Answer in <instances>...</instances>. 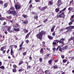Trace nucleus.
Here are the masks:
<instances>
[{"label": "nucleus", "instance_id": "nucleus-64", "mask_svg": "<svg viewBox=\"0 0 74 74\" xmlns=\"http://www.w3.org/2000/svg\"><path fill=\"white\" fill-rule=\"evenodd\" d=\"M70 21H72L73 22H74V19L73 20H71V18L70 19Z\"/></svg>", "mask_w": 74, "mask_h": 74}, {"label": "nucleus", "instance_id": "nucleus-61", "mask_svg": "<svg viewBox=\"0 0 74 74\" xmlns=\"http://www.w3.org/2000/svg\"><path fill=\"white\" fill-rule=\"evenodd\" d=\"M57 18H61L60 16V14L59 15H57Z\"/></svg>", "mask_w": 74, "mask_h": 74}, {"label": "nucleus", "instance_id": "nucleus-25", "mask_svg": "<svg viewBox=\"0 0 74 74\" xmlns=\"http://www.w3.org/2000/svg\"><path fill=\"white\" fill-rule=\"evenodd\" d=\"M22 16L24 18H27V16L26 14H23L22 15Z\"/></svg>", "mask_w": 74, "mask_h": 74}, {"label": "nucleus", "instance_id": "nucleus-19", "mask_svg": "<svg viewBox=\"0 0 74 74\" xmlns=\"http://www.w3.org/2000/svg\"><path fill=\"white\" fill-rule=\"evenodd\" d=\"M23 63V60H21L20 61L18 64V66H21V64H22Z\"/></svg>", "mask_w": 74, "mask_h": 74}, {"label": "nucleus", "instance_id": "nucleus-42", "mask_svg": "<svg viewBox=\"0 0 74 74\" xmlns=\"http://www.w3.org/2000/svg\"><path fill=\"white\" fill-rule=\"evenodd\" d=\"M73 23V22L72 21H71V22H70L69 23V26H70V25H72Z\"/></svg>", "mask_w": 74, "mask_h": 74}, {"label": "nucleus", "instance_id": "nucleus-57", "mask_svg": "<svg viewBox=\"0 0 74 74\" xmlns=\"http://www.w3.org/2000/svg\"><path fill=\"white\" fill-rule=\"evenodd\" d=\"M29 8H32V7H33V5L32 4H30L29 6Z\"/></svg>", "mask_w": 74, "mask_h": 74}, {"label": "nucleus", "instance_id": "nucleus-20", "mask_svg": "<svg viewBox=\"0 0 74 74\" xmlns=\"http://www.w3.org/2000/svg\"><path fill=\"white\" fill-rule=\"evenodd\" d=\"M22 49H23V51H24V50L25 49V47H20L18 49V51H22Z\"/></svg>", "mask_w": 74, "mask_h": 74}, {"label": "nucleus", "instance_id": "nucleus-9", "mask_svg": "<svg viewBox=\"0 0 74 74\" xmlns=\"http://www.w3.org/2000/svg\"><path fill=\"white\" fill-rule=\"evenodd\" d=\"M31 33L32 32H30L26 35L25 39H27V38H29V36L30 35V34H31Z\"/></svg>", "mask_w": 74, "mask_h": 74}, {"label": "nucleus", "instance_id": "nucleus-29", "mask_svg": "<svg viewBox=\"0 0 74 74\" xmlns=\"http://www.w3.org/2000/svg\"><path fill=\"white\" fill-rule=\"evenodd\" d=\"M4 6L5 7V8H7V6H8V3L6 2L4 4Z\"/></svg>", "mask_w": 74, "mask_h": 74}, {"label": "nucleus", "instance_id": "nucleus-51", "mask_svg": "<svg viewBox=\"0 0 74 74\" xmlns=\"http://www.w3.org/2000/svg\"><path fill=\"white\" fill-rule=\"evenodd\" d=\"M53 52H55V51H56V48L55 47H53Z\"/></svg>", "mask_w": 74, "mask_h": 74}, {"label": "nucleus", "instance_id": "nucleus-47", "mask_svg": "<svg viewBox=\"0 0 74 74\" xmlns=\"http://www.w3.org/2000/svg\"><path fill=\"white\" fill-rule=\"evenodd\" d=\"M26 53H27L26 52H24L23 53V56H25V55H26Z\"/></svg>", "mask_w": 74, "mask_h": 74}, {"label": "nucleus", "instance_id": "nucleus-41", "mask_svg": "<svg viewBox=\"0 0 74 74\" xmlns=\"http://www.w3.org/2000/svg\"><path fill=\"white\" fill-rule=\"evenodd\" d=\"M0 20H1V21H3L4 20H5V18L3 17L0 18Z\"/></svg>", "mask_w": 74, "mask_h": 74}, {"label": "nucleus", "instance_id": "nucleus-50", "mask_svg": "<svg viewBox=\"0 0 74 74\" xmlns=\"http://www.w3.org/2000/svg\"><path fill=\"white\" fill-rule=\"evenodd\" d=\"M63 63H66L67 62V60H62Z\"/></svg>", "mask_w": 74, "mask_h": 74}, {"label": "nucleus", "instance_id": "nucleus-16", "mask_svg": "<svg viewBox=\"0 0 74 74\" xmlns=\"http://www.w3.org/2000/svg\"><path fill=\"white\" fill-rule=\"evenodd\" d=\"M20 7L21 6L19 5H17V4H16L15 5V7L16 8V9H19L20 8Z\"/></svg>", "mask_w": 74, "mask_h": 74}, {"label": "nucleus", "instance_id": "nucleus-12", "mask_svg": "<svg viewBox=\"0 0 74 74\" xmlns=\"http://www.w3.org/2000/svg\"><path fill=\"white\" fill-rule=\"evenodd\" d=\"M67 7L65 8L64 9H63L62 10H61L59 12V14H61L62 12H64V11H65L66 10V8Z\"/></svg>", "mask_w": 74, "mask_h": 74}, {"label": "nucleus", "instance_id": "nucleus-28", "mask_svg": "<svg viewBox=\"0 0 74 74\" xmlns=\"http://www.w3.org/2000/svg\"><path fill=\"white\" fill-rule=\"evenodd\" d=\"M9 10H10V11H11V10H12V11H14L15 10V8L14 7H12L10 8Z\"/></svg>", "mask_w": 74, "mask_h": 74}, {"label": "nucleus", "instance_id": "nucleus-6", "mask_svg": "<svg viewBox=\"0 0 74 74\" xmlns=\"http://www.w3.org/2000/svg\"><path fill=\"white\" fill-rule=\"evenodd\" d=\"M62 4V1L61 0H58L57 2V6L60 7Z\"/></svg>", "mask_w": 74, "mask_h": 74}, {"label": "nucleus", "instance_id": "nucleus-27", "mask_svg": "<svg viewBox=\"0 0 74 74\" xmlns=\"http://www.w3.org/2000/svg\"><path fill=\"white\" fill-rule=\"evenodd\" d=\"M13 29L16 32H19V31H20V29H19V28H18L17 29Z\"/></svg>", "mask_w": 74, "mask_h": 74}, {"label": "nucleus", "instance_id": "nucleus-18", "mask_svg": "<svg viewBox=\"0 0 74 74\" xmlns=\"http://www.w3.org/2000/svg\"><path fill=\"white\" fill-rule=\"evenodd\" d=\"M56 40H54L53 42V46L54 47H55L56 46V45L57 44V43H56Z\"/></svg>", "mask_w": 74, "mask_h": 74}, {"label": "nucleus", "instance_id": "nucleus-35", "mask_svg": "<svg viewBox=\"0 0 74 74\" xmlns=\"http://www.w3.org/2000/svg\"><path fill=\"white\" fill-rule=\"evenodd\" d=\"M13 67L14 69H16V68H17V66H16V65L15 64L13 65Z\"/></svg>", "mask_w": 74, "mask_h": 74}, {"label": "nucleus", "instance_id": "nucleus-11", "mask_svg": "<svg viewBox=\"0 0 74 74\" xmlns=\"http://www.w3.org/2000/svg\"><path fill=\"white\" fill-rule=\"evenodd\" d=\"M48 8V7L47 6H46L44 7H42L40 9L41 11H43L44 10H45L46 9H47Z\"/></svg>", "mask_w": 74, "mask_h": 74}, {"label": "nucleus", "instance_id": "nucleus-24", "mask_svg": "<svg viewBox=\"0 0 74 74\" xmlns=\"http://www.w3.org/2000/svg\"><path fill=\"white\" fill-rule=\"evenodd\" d=\"M56 27V26L55 25H54L53 27L51 29V32H53V31H54V29H55V27Z\"/></svg>", "mask_w": 74, "mask_h": 74}, {"label": "nucleus", "instance_id": "nucleus-31", "mask_svg": "<svg viewBox=\"0 0 74 74\" xmlns=\"http://www.w3.org/2000/svg\"><path fill=\"white\" fill-rule=\"evenodd\" d=\"M24 33L25 34L26 33H28V30H27L26 29H25L24 30Z\"/></svg>", "mask_w": 74, "mask_h": 74}, {"label": "nucleus", "instance_id": "nucleus-56", "mask_svg": "<svg viewBox=\"0 0 74 74\" xmlns=\"http://www.w3.org/2000/svg\"><path fill=\"white\" fill-rule=\"evenodd\" d=\"M6 52V50H3V51L2 53H3V54H4V53H5Z\"/></svg>", "mask_w": 74, "mask_h": 74}, {"label": "nucleus", "instance_id": "nucleus-34", "mask_svg": "<svg viewBox=\"0 0 74 74\" xmlns=\"http://www.w3.org/2000/svg\"><path fill=\"white\" fill-rule=\"evenodd\" d=\"M40 53L42 54H43V48H42L40 51Z\"/></svg>", "mask_w": 74, "mask_h": 74}, {"label": "nucleus", "instance_id": "nucleus-54", "mask_svg": "<svg viewBox=\"0 0 74 74\" xmlns=\"http://www.w3.org/2000/svg\"><path fill=\"white\" fill-rule=\"evenodd\" d=\"M3 2L2 1H0V4H3Z\"/></svg>", "mask_w": 74, "mask_h": 74}, {"label": "nucleus", "instance_id": "nucleus-43", "mask_svg": "<svg viewBox=\"0 0 74 74\" xmlns=\"http://www.w3.org/2000/svg\"><path fill=\"white\" fill-rule=\"evenodd\" d=\"M39 61L40 62H42V58H39Z\"/></svg>", "mask_w": 74, "mask_h": 74}, {"label": "nucleus", "instance_id": "nucleus-4", "mask_svg": "<svg viewBox=\"0 0 74 74\" xmlns=\"http://www.w3.org/2000/svg\"><path fill=\"white\" fill-rule=\"evenodd\" d=\"M14 45H10V55H11L12 56V57L13 58H15V56H14V52L13 51V48L12 47V46Z\"/></svg>", "mask_w": 74, "mask_h": 74}, {"label": "nucleus", "instance_id": "nucleus-26", "mask_svg": "<svg viewBox=\"0 0 74 74\" xmlns=\"http://www.w3.org/2000/svg\"><path fill=\"white\" fill-rule=\"evenodd\" d=\"M68 47H67V46H65V47H63L62 48V51H63V50H64L65 49H67Z\"/></svg>", "mask_w": 74, "mask_h": 74}, {"label": "nucleus", "instance_id": "nucleus-15", "mask_svg": "<svg viewBox=\"0 0 74 74\" xmlns=\"http://www.w3.org/2000/svg\"><path fill=\"white\" fill-rule=\"evenodd\" d=\"M6 47L5 46H3L2 47H1V49H0V51H4V49H6Z\"/></svg>", "mask_w": 74, "mask_h": 74}, {"label": "nucleus", "instance_id": "nucleus-32", "mask_svg": "<svg viewBox=\"0 0 74 74\" xmlns=\"http://www.w3.org/2000/svg\"><path fill=\"white\" fill-rule=\"evenodd\" d=\"M59 8H56L55 10V11L56 12H58L59 11Z\"/></svg>", "mask_w": 74, "mask_h": 74}, {"label": "nucleus", "instance_id": "nucleus-39", "mask_svg": "<svg viewBox=\"0 0 74 74\" xmlns=\"http://www.w3.org/2000/svg\"><path fill=\"white\" fill-rule=\"evenodd\" d=\"M48 18L45 19V20L43 21V22H44V23H46L47 22V21H48Z\"/></svg>", "mask_w": 74, "mask_h": 74}, {"label": "nucleus", "instance_id": "nucleus-62", "mask_svg": "<svg viewBox=\"0 0 74 74\" xmlns=\"http://www.w3.org/2000/svg\"><path fill=\"white\" fill-rule=\"evenodd\" d=\"M9 52H10V49H8V50L7 51V53H9Z\"/></svg>", "mask_w": 74, "mask_h": 74}, {"label": "nucleus", "instance_id": "nucleus-38", "mask_svg": "<svg viewBox=\"0 0 74 74\" xmlns=\"http://www.w3.org/2000/svg\"><path fill=\"white\" fill-rule=\"evenodd\" d=\"M31 69V66L29 65L27 68V70H30Z\"/></svg>", "mask_w": 74, "mask_h": 74}, {"label": "nucleus", "instance_id": "nucleus-53", "mask_svg": "<svg viewBox=\"0 0 74 74\" xmlns=\"http://www.w3.org/2000/svg\"><path fill=\"white\" fill-rule=\"evenodd\" d=\"M74 1L73 0H72V1H71L70 2L69 5H71V4L73 3Z\"/></svg>", "mask_w": 74, "mask_h": 74}, {"label": "nucleus", "instance_id": "nucleus-52", "mask_svg": "<svg viewBox=\"0 0 74 74\" xmlns=\"http://www.w3.org/2000/svg\"><path fill=\"white\" fill-rule=\"evenodd\" d=\"M61 58L62 59H64V55H61Z\"/></svg>", "mask_w": 74, "mask_h": 74}, {"label": "nucleus", "instance_id": "nucleus-60", "mask_svg": "<svg viewBox=\"0 0 74 74\" xmlns=\"http://www.w3.org/2000/svg\"><path fill=\"white\" fill-rule=\"evenodd\" d=\"M71 28H72V29H74V26H71Z\"/></svg>", "mask_w": 74, "mask_h": 74}, {"label": "nucleus", "instance_id": "nucleus-30", "mask_svg": "<svg viewBox=\"0 0 74 74\" xmlns=\"http://www.w3.org/2000/svg\"><path fill=\"white\" fill-rule=\"evenodd\" d=\"M16 69L15 68H14L12 69V71L13 73H16Z\"/></svg>", "mask_w": 74, "mask_h": 74}, {"label": "nucleus", "instance_id": "nucleus-55", "mask_svg": "<svg viewBox=\"0 0 74 74\" xmlns=\"http://www.w3.org/2000/svg\"><path fill=\"white\" fill-rule=\"evenodd\" d=\"M34 18V19H36V20H37V15L36 16H35Z\"/></svg>", "mask_w": 74, "mask_h": 74}, {"label": "nucleus", "instance_id": "nucleus-13", "mask_svg": "<svg viewBox=\"0 0 74 74\" xmlns=\"http://www.w3.org/2000/svg\"><path fill=\"white\" fill-rule=\"evenodd\" d=\"M68 10H70V11L74 12V8L73 7H70L69 8Z\"/></svg>", "mask_w": 74, "mask_h": 74}, {"label": "nucleus", "instance_id": "nucleus-49", "mask_svg": "<svg viewBox=\"0 0 74 74\" xmlns=\"http://www.w3.org/2000/svg\"><path fill=\"white\" fill-rule=\"evenodd\" d=\"M52 35L53 36H55V31H54L53 32Z\"/></svg>", "mask_w": 74, "mask_h": 74}, {"label": "nucleus", "instance_id": "nucleus-58", "mask_svg": "<svg viewBox=\"0 0 74 74\" xmlns=\"http://www.w3.org/2000/svg\"><path fill=\"white\" fill-rule=\"evenodd\" d=\"M55 62L54 63V64H55V63H56L58 62V60H56L54 61Z\"/></svg>", "mask_w": 74, "mask_h": 74}, {"label": "nucleus", "instance_id": "nucleus-8", "mask_svg": "<svg viewBox=\"0 0 74 74\" xmlns=\"http://www.w3.org/2000/svg\"><path fill=\"white\" fill-rule=\"evenodd\" d=\"M54 69H60V67L59 66V65H56L53 66Z\"/></svg>", "mask_w": 74, "mask_h": 74}, {"label": "nucleus", "instance_id": "nucleus-46", "mask_svg": "<svg viewBox=\"0 0 74 74\" xmlns=\"http://www.w3.org/2000/svg\"><path fill=\"white\" fill-rule=\"evenodd\" d=\"M60 48V46H58V47L57 48V49H56V51H58V49H59Z\"/></svg>", "mask_w": 74, "mask_h": 74}, {"label": "nucleus", "instance_id": "nucleus-40", "mask_svg": "<svg viewBox=\"0 0 74 74\" xmlns=\"http://www.w3.org/2000/svg\"><path fill=\"white\" fill-rule=\"evenodd\" d=\"M24 70L23 69H20L18 70V72H21L22 71H23Z\"/></svg>", "mask_w": 74, "mask_h": 74}, {"label": "nucleus", "instance_id": "nucleus-44", "mask_svg": "<svg viewBox=\"0 0 74 74\" xmlns=\"http://www.w3.org/2000/svg\"><path fill=\"white\" fill-rule=\"evenodd\" d=\"M6 18L8 19H11V16H6Z\"/></svg>", "mask_w": 74, "mask_h": 74}, {"label": "nucleus", "instance_id": "nucleus-17", "mask_svg": "<svg viewBox=\"0 0 74 74\" xmlns=\"http://www.w3.org/2000/svg\"><path fill=\"white\" fill-rule=\"evenodd\" d=\"M48 4H49V5H52L53 4V2L51 0L48 2Z\"/></svg>", "mask_w": 74, "mask_h": 74}, {"label": "nucleus", "instance_id": "nucleus-59", "mask_svg": "<svg viewBox=\"0 0 74 74\" xmlns=\"http://www.w3.org/2000/svg\"><path fill=\"white\" fill-rule=\"evenodd\" d=\"M68 42H70L72 40V39H71V38H70L68 39Z\"/></svg>", "mask_w": 74, "mask_h": 74}, {"label": "nucleus", "instance_id": "nucleus-37", "mask_svg": "<svg viewBox=\"0 0 74 74\" xmlns=\"http://www.w3.org/2000/svg\"><path fill=\"white\" fill-rule=\"evenodd\" d=\"M62 50H62V47L60 46V47L59 48V51L60 52H62Z\"/></svg>", "mask_w": 74, "mask_h": 74}, {"label": "nucleus", "instance_id": "nucleus-10", "mask_svg": "<svg viewBox=\"0 0 74 74\" xmlns=\"http://www.w3.org/2000/svg\"><path fill=\"white\" fill-rule=\"evenodd\" d=\"M47 37L50 40H52L53 39V38L52 36H50L49 35H47Z\"/></svg>", "mask_w": 74, "mask_h": 74}, {"label": "nucleus", "instance_id": "nucleus-22", "mask_svg": "<svg viewBox=\"0 0 74 74\" xmlns=\"http://www.w3.org/2000/svg\"><path fill=\"white\" fill-rule=\"evenodd\" d=\"M29 22L28 20L27 19H25V21H24L23 22V23L24 24H27Z\"/></svg>", "mask_w": 74, "mask_h": 74}, {"label": "nucleus", "instance_id": "nucleus-5", "mask_svg": "<svg viewBox=\"0 0 74 74\" xmlns=\"http://www.w3.org/2000/svg\"><path fill=\"white\" fill-rule=\"evenodd\" d=\"M5 27L6 28H7V30L9 32V33H12V30H10L11 29V26H8L7 25H6Z\"/></svg>", "mask_w": 74, "mask_h": 74}, {"label": "nucleus", "instance_id": "nucleus-7", "mask_svg": "<svg viewBox=\"0 0 74 74\" xmlns=\"http://www.w3.org/2000/svg\"><path fill=\"white\" fill-rule=\"evenodd\" d=\"M64 14H65L64 12H62L60 14V16L61 18H62L63 19H64L65 17L66 16V15H65Z\"/></svg>", "mask_w": 74, "mask_h": 74}, {"label": "nucleus", "instance_id": "nucleus-33", "mask_svg": "<svg viewBox=\"0 0 74 74\" xmlns=\"http://www.w3.org/2000/svg\"><path fill=\"white\" fill-rule=\"evenodd\" d=\"M0 69H2V70H4L5 69V67L3 66H0Z\"/></svg>", "mask_w": 74, "mask_h": 74}, {"label": "nucleus", "instance_id": "nucleus-63", "mask_svg": "<svg viewBox=\"0 0 74 74\" xmlns=\"http://www.w3.org/2000/svg\"><path fill=\"white\" fill-rule=\"evenodd\" d=\"M73 18H74V15H73L70 18H71V20H72Z\"/></svg>", "mask_w": 74, "mask_h": 74}, {"label": "nucleus", "instance_id": "nucleus-48", "mask_svg": "<svg viewBox=\"0 0 74 74\" xmlns=\"http://www.w3.org/2000/svg\"><path fill=\"white\" fill-rule=\"evenodd\" d=\"M32 55H30L29 57V59L30 60H32V58L31 56Z\"/></svg>", "mask_w": 74, "mask_h": 74}, {"label": "nucleus", "instance_id": "nucleus-14", "mask_svg": "<svg viewBox=\"0 0 74 74\" xmlns=\"http://www.w3.org/2000/svg\"><path fill=\"white\" fill-rule=\"evenodd\" d=\"M72 31H73V29H72L71 28V27L70 28H69V29H68L66 32H65L66 33V32H68V33H70L71 32H72Z\"/></svg>", "mask_w": 74, "mask_h": 74}, {"label": "nucleus", "instance_id": "nucleus-3", "mask_svg": "<svg viewBox=\"0 0 74 74\" xmlns=\"http://www.w3.org/2000/svg\"><path fill=\"white\" fill-rule=\"evenodd\" d=\"M65 40V38H62L60 39V40H56V41L57 42V44H58V42H59L60 44H63L64 45V41Z\"/></svg>", "mask_w": 74, "mask_h": 74}, {"label": "nucleus", "instance_id": "nucleus-1", "mask_svg": "<svg viewBox=\"0 0 74 74\" xmlns=\"http://www.w3.org/2000/svg\"><path fill=\"white\" fill-rule=\"evenodd\" d=\"M7 13H8V14H12L14 16H15L16 15V16H19V14H17V13L16 11L15 10H12L11 11L10 10H8L7 11Z\"/></svg>", "mask_w": 74, "mask_h": 74}, {"label": "nucleus", "instance_id": "nucleus-21", "mask_svg": "<svg viewBox=\"0 0 74 74\" xmlns=\"http://www.w3.org/2000/svg\"><path fill=\"white\" fill-rule=\"evenodd\" d=\"M45 74H51V73H49V70H46L45 71Z\"/></svg>", "mask_w": 74, "mask_h": 74}, {"label": "nucleus", "instance_id": "nucleus-23", "mask_svg": "<svg viewBox=\"0 0 74 74\" xmlns=\"http://www.w3.org/2000/svg\"><path fill=\"white\" fill-rule=\"evenodd\" d=\"M48 63L49 65L52 64V60H49Z\"/></svg>", "mask_w": 74, "mask_h": 74}, {"label": "nucleus", "instance_id": "nucleus-45", "mask_svg": "<svg viewBox=\"0 0 74 74\" xmlns=\"http://www.w3.org/2000/svg\"><path fill=\"white\" fill-rule=\"evenodd\" d=\"M71 27V26H69V27H66L65 28V29L66 30H67V29H69V28Z\"/></svg>", "mask_w": 74, "mask_h": 74}, {"label": "nucleus", "instance_id": "nucleus-2", "mask_svg": "<svg viewBox=\"0 0 74 74\" xmlns=\"http://www.w3.org/2000/svg\"><path fill=\"white\" fill-rule=\"evenodd\" d=\"M46 34V32H45L41 31L38 34V38L40 40H42V34Z\"/></svg>", "mask_w": 74, "mask_h": 74}, {"label": "nucleus", "instance_id": "nucleus-36", "mask_svg": "<svg viewBox=\"0 0 74 74\" xmlns=\"http://www.w3.org/2000/svg\"><path fill=\"white\" fill-rule=\"evenodd\" d=\"M51 55V53H47L46 55V58H49V56Z\"/></svg>", "mask_w": 74, "mask_h": 74}]
</instances>
